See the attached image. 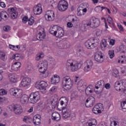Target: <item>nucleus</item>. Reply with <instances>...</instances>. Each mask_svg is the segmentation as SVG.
Returning a JSON list of instances; mask_svg holds the SVG:
<instances>
[{"label": "nucleus", "instance_id": "25", "mask_svg": "<svg viewBox=\"0 0 126 126\" xmlns=\"http://www.w3.org/2000/svg\"><path fill=\"white\" fill-rule=\"evenodd\" d=\"M52 109H56L59 107V100L58 99L52 98L50 101Z\"/></svg>", "mask_w": 126, "mask_h": 126}, {"label": "nucleus", "instance_id": "1", "mask_svg": "<svg viewBox=\"0 0 126 126\" xmlns=\"http://www.w3.org/2000/svg\"><path fill=\"white\" fill-rule=\"evenodd\" d=\"M66 65L70 66L72 71H77L81 68V66L83 65L82 62H77L76 61H72L71 60H68L66 63Z\"/></svg>", "mask_w": 126, "mask_h": 126}, {"label": "nucleus", "instance_id": "28", "mask_svg": "<svg viewBox=\"0 0 126 126\" xmlns=\"http://www.w3.org/2000/svg\"><path fill=\"white\" fill-rule=\"evenodd\" d=\"M9 79L10 82H12V83H15V82L17 81V77H16V75H15V74H9Z\"/></svg>", "mask_w": 126, "mask_h": 126}, {"label": "nucleus", "instance_id": "60", "mask_svg": "<svg viewBox=\"0 0 126 126\" xmlns=\"http://www.w3.org/2000/svg\"><path fill=\"white\" fill-rule=\"evenodd\" d=\"M50 91L51 92H57V87H53L50 90Z\"/></svg>", "mask_w": 126, "mask_h": 126}, {"label": "nucleus", "instance_id": "3", "mask_svg": "<svg viewBox=\"0 0 126 126\" xmlns=\"http://www.w3.org/2000/svg\"><path fill=\"white\" fill-rule=\"evenodd\" d=\"M40 94L38 92L32 93L31 94L29 99L32 104H36V102L40 100Z\"/></svg>", "mask_w": 126, "mask_h": 126}, {"label": "nucleus", "instance_id": "37", "mask_svg": "<svg viewBox=\"0 0 126 126\" xmlns=\"http://www.w3.org/2000/svg\"><path fill=\"white\" fill-rule=\"evenodd\" d=\"M13 67H17L18 68H20L21 67V63L20 62H16L14 64L11 66V68H13Z\"/></svg>", "mask_w": 126, "mask_h": 126}, {"label": "nucleus", "instance_id": "18", "mask_svg": "<svg viewBox=\"0 0 126 126\" xmlns=\"http://www.w3.org/2000/svg\"><path fill=\"white\" fill-rule=\"evenodd\" d=\"M41 6H42L41 4H38L33 8L34 14H35V15H39L42 13V8Z\"/></svg>", "mask_w": 126, "mask_h": 126}, {"label": "nucleus", "instance_id": "46", "mask_svg": "<svg viewBox=\"0 0 126 126\" xmlns=\"http://www.w3.org/2000/svg\"><path fill=\"white\" fill-rule=\"evenodd\" d=\"M119 82L121 86H124V87L126 88V80H120Z\"/></svg>", "mask_w": 126, "mask_h": 126}, {"label": "nucleus", "instance_id": "40", "mask_svg": "<svg viewBox=\"0 0 126 126\" xmlns=\"http://www.w3.org/2000/svg\"><path fill=\"white\" fill-rule=\"evenodd\" d=\"M7 13H6V11H3L1 12V20L3 19V18H7Z\"/></svg>", "mask_w": 126, "mask_h": 126}, {"label": "nucleus", "instance_id": "51", "mask_svg": "<svg viewBox=\"0 0 126 126\" xmlns=\"http://www.w3.org/2000/svg\"><path fill=\"white\" fill-rule=\"evenodd\" d=\"M101 10H103V9H104L105 10V11H107L108 13H109V14H110L111 13V11L110 10V9L106 7H104V6H102L101 7Z\"/></svg>", "mask_w": 126, "mask_h": 126}, {"label": "nucleus", "instance_id": "14", "mask_svg": "<svg viewBox=\"0 0 126 126\" xmlns=\"http://www.w3.org/2000/svg\"><path fill=\"white\" fill-rule=\"evenodd\" d=\"M94 104H95V98L93 96H90L86 101L85 106L87 108H89L90 107H93Z\"/></svg>", "mask_w": 126, "mask_h": 126}, {"label": "nucleus", "instance_id": "34", "mask_svg": "<svg viewBox=\"0 0 126 126\" xmlns=\"http://www.w3.org/2000/svg\"><path fill=\"white\" fill-rule=\"evenodd\" d=\"M100 46L102 51H104V50H105V48L107 47V40L106 39L102 40V42L100 43Z\"/></svg>", "mask_w": 126, "mask_h": 126}, {"label": "nucleus", "instance_id": "26", "mask_svg": "<svg viewBox=\"0 0 126 126\" xmlns=\"http://www.w3.org/2000/svg\"><path fill=\"white\" fill-rule=\"evenodd\" d=\"M85 90L86 91V95H90L92 93H93V91H94V87L92 85H89L88 87H86Z\"/></svg>", "mask_w": 126, "mask_h": 126}, {"label": "nucleus", "instance_id": "41", "mask_svg": "<svg viewBox=\"0 0 126 126\" xmlns=\"http://www.w3.org/2000/svg\"><path fill=\"white\" fill-rule=\"evenodd\" d=\"M115 51L113 50H109L108 51V55L110 59H113L115 57Z\"/></svg>", "mask_w": 126, "mask_h": 126}, {"label": "nucleus", "instance_id": "7", "mask_svg": "<svg viewBox=\"0 0 126 126\" xmlns=\"http://www.w3.org/2000/svg\"><path fill=\"white\" fill-rule=\"evenodd\" d=\"M13 109V111L16 115H20L22 113V107L19 104H15L12 106H9L10 111H11Z\"/></svg>", "mask_w": 126, "mask_h": 126}, {"label": "nucleus", "instance_id": "12", "mask_svg": "<svg viewBox=\"0 0 126 126\" xmlns=\"http://www.w3.org/2000/svg\"><path fill=\"white\" fill-rule=\"evenodd\" d=\"M62 115L63 118L64 119V120L67 119V118H69L70 115H71L70 109H69L65 106L62 107Z\"/></svg>", "mask_w": 126, "mask_h": 126}, {"label": "nucleus", "instance_id": "35", "mask_svg": "<svg viewBox=\"0 0 126 126\" xmlns=\"http://www.w3.org/2000/svg\"><path fill=\"white\" fill-rule=\"evenodd\" d=\"M43 58H44V54H43V53H38L35 57V60L40 61V60H41Z\"/></svg>", "mask_w": 126, "mask_h": 126}, {"label": "nucleus", "instance_id": "42", "mask_svg": "<svg viewBox=\"0 0 126 126\" xmlns=\"http://www.w3.org/2000/svg\"><path fill=\"white\" fill-rule=\"evenodd\" d=\"M26 70L28 72H31L33 70V66L31 64H28Z\"/></svg>", "mask_w": 126, "mask_h": 126}, {"label": "nucleus", "instance_id": "19", "mask_svg": "<svg viewBox=\"0 0 126 126\" xmlns=\"http://www.w3.org/2000/svg\"><path fill=\"white\" fill-rule=\"evenodd\" d=\"M30 83H31V79L28 77H25L22 79L21 84L23 87H26Z\"/></svg>", "mask_w": 126, "mask_h": 126}, {"label": "nucleus", "instance_id": "22", "mask_svg": "<svg viewBox=\"0 0 126 126\" xmlns=\"http://www.w3.org/2000/svg\"><path fill=\"white\" fill-rule=\"evenodd\" d=\"M87 12V8H83L82 6H79L77 8V15L78 16H82L84 15L85 13Z\"/></svg>", "mask_w": 126, "mask_h": 126}, {"label": "nucleus", "instance_id": "31", "mask_svg": "<svg viewBox=\"0 0 126 126\" xmlns=\"http://www.w3.org/2000/svg\"><path fill=\"white\" fill-rule=\"evenodd\" d=\"M57 28H58L57 26H54L50 30L49 32L50 34H52V35H53L56 37V35H57Z\"/></svg>", "mask_w": 126, "mask_h": 126}, {"label": "nucleus", "instance_id": "59", "mask_svg": "<svg viewBox=\"0 0 126 126\" xmlns=\"http://www.w3.org/2000/svg\"><path fill=\"white\" fill-rule=\"evenodd\" d=\"M122 126H126V119H123L121 122Z\"/></svg>", "mask_w": 126, "mask_h": 126}, {"label": "nucleus", "instance_id": "8", "mask_svg": "<svg viewBox=\"0 0 126 126\" xmlns=\"http://www.w3.org/2000/svg\"><path fill=\"white\" fill-rule=\"evenodd\" d=\"M55 12L53 10H48L45 15V18L47 21H53L55 20Z\"/></svg>", "mask_w": 126, "mask_h": 126}, {"label": "nucleus", "instance_id": "56", "mask_svg": "<svg viewBox=\"0 0 126 126\" xmlns=\"http://www.w3.org/2000/svg\"><path fill=\"white\" fill-rule=\"evenodd\" d=\"M15 61H18L19 60H20V55L19 54H15Z\"/></svg>", "mask_w": 126, "mask_h": 126}, {"label": "nucleus", "instance_id": "5", "mask_svg": "<svg viewBox=\"0 0 126 126\" xmlns=\"http://www.w3.org/2000/svg\"><path fill=\"white\" fill-rule=\"evenodd\" d=\"M68 7V3L64 0H61L58 4V8L60 11H65Z\"/></svg>", "mask_w": 126, "mask_h": 126}, {"label": "nucleus", "instance_id": "38", "mask_svg": "<svg viewBox=\"0 0 126 126\" xmlns=\"http://www.w3.org/2000/svg\"><path fill=\"white\" fill-rule=\"evenodd\" d=\"M0 59L2 60V61H3L4 62L6 61V59L7 58L6 57V55H5V53L4 52H1L0 53Z\"/></svg>", "mask_w": 126, "mask_h": 126}, {"label": "nucleus", "instance_id": "55", "mask_svg": "<svg viewBox=\"0 0 126 126\" xmlns=\"http://www.w3.org/2000/svg\"><path fill=\"white\" fill-rule=\"evenodd\" d=\"M78 95L77 94V92H74L72 94V96L73 98H76L78 97Z\"/></svg>", "mask_w": 126, "mask_h": 126}, {"label": "nucleus", "instance_id": "36", "mask_svg": "<svg viewBox=\"0 0 126 126\" xmlns=\"http://www.w3.org/2000/svg\"><path fill=\"white\" fill-rule=\"evenodd\" d=\"M28 24L29 25H33L35 20L34 19V17L33 16H31L30 17V18H29V19H28Z\"/></svg>", "mask_w": 126, "mask_h": 126}, {"label": "nucleus", "instance_id": "45", "mask_svg": "<svg viewBox=\"0 0 126 126\" xmlns=\"http://www.w3.org/2000/svg\"><path fill=\"white\" fill-rule=\"evenodd\" d=\"M67 102H68L67 98H65L61 101L60 104L61 106H63L64 104H65V106H66V105H67Z\"/></svg>", "mask_w": 126, "mask_h": 126}, {"label": "nucleus", "instance_id": "21", "mask_svg": "<svg viewBox=\"0 0 126 126\" xmlns=\"http://www.w3.org/2000/svg\"><path fill=\"white\" fill-rule=\"evenodd\" d=\"M41 115H36L33 117V123L35 126H39L41 124Z\"/></svg>", "mask_w": 126, "mask_h": 126}, {"label": "nucleus", "instance_id": "30", "mask_svg": "<svg viewBox=\"0 0 126 126\" xmlns=\"http://www.w3.org/2000/svg\"><path fill=\"white\" fill-rule=\"evenodd\" d=\"M123 86H121L119 81H117L115 83L114 88L117 91H121Z\"/></svg>", "mask_w": 126, "mask_h": 126}, {"label": "nucleus", "instance_id": "63", "mask_svg": "<svg viewBox=\"0 0 126 126\" xmlns=\"http://www.w3.org/2000/svg\"><path fill=\"white\" fill-rule=\"evenodd\" d=\"M0 6L1 7H2V8H4V7H5V3L4 2H0Z\"/></svg>", "mask_w": 126, "mask_h": 126}, {"label": "nucleus", "instance_id": "44", "mask_svg": "<svg viewBox=\"0 0 126 126\" xmlns=\"http://www.w3.org/2000/svg\"><path fill=\"white\" fill-rule=\"evenodd\" d=\"M8 11L10 12V14H11L12 13H15V12H16V8H14L13 7L8 8Z\"/></svg>", "mask_w": 126, "mask_h": 126}, {"label": "nucleus", "instance_id": "23", "mask_svg": "<svg viewBox=\"0 0 126 126\" xmlns=\"http://www.w3.org/2000/svg\"><path fill=\"white\" fill-rule=\"evenodd\" d=\"M64 34V32L62 28L58 27L56 30V37H58L59 38H61L63 37Z\"/></svg>", "mask_w": 126, "mask_h": 126}, {"label": "nucleus", "instance_id": "64", "mask_svg": "<svg viewBox=\"0 0 126 126\" xmlns=\"http://www.w3.org/2000/svg\"><path fill=\"white\" fill-rule=\"evenodd\" d=\"M121 72H122V73H123V74L126 73V67H122Z\"/></svg>", "mask_w": 126, "mask_h": 126}, {"label": "nucleus", "instance_id": "47", "mask_svg": "<svg viewBox=\"0 0 126 126\" xmlns=\"http://www.w3.org/2000/svg\"><path fill=\"white\" fill-rule=\"evenodd\" d=\"M95 11L96 12H100V11H102V7L101 6H97L94 8Z\"/></svg>", "mask_w": 126, "mask_h": 126}, {"label": "nucleus", "instance_id": "2", "mask_svg": "<svg viewBox=\"0 0 126 126\" xmlns=\"http://www.w3.org/2000/svg\"><path fill=\"white\" fill-rule=\"evenodd\" d=\"M63 87L65 90H69L71 89V87H72L73 82L69 76H67L63 78Z\"/></svg>", "mask_w": 126, "mask_h": 126}, {"label": "nucleus", "instance_id": "58", "mask_svg": "<svg viewBox=\"0 0 126 126\" xmlns=\"http://www.w3.org/2000/svg\"><path fill=\"white\" fill-rule=\"evenodd\" d=\"M46 3L48 4L51 5V6H53V4L52 3V0H45Z\"/></svg>", "mask_w": 126, "mask_h": 126}, {"label": "nucleus", "instance_id": "15", "mask_svg": "<svg viewBox=\"0 0 126 126\" xmlns=\"http://www.w3.org/2000/svg\"><path fill=\"white\" fill-rule=\"evenodd\" d=\"M102 109L103 105H102V104L98 103L95 105L93 108V112L94 114H95V115H98V114H101L102 113L101 110H102Z\"/></svg>", "mask_w": 126, "mask_h": 126}, {"label": "nucleus", "instance_id": "20", "mask_svg": "<svg viewBox=\"0 0 126 126\" xmlns=\"http://www.w3.org/2000/svg\"><path fill=\"white\" fill-rule=\"evenodd\" d=\"M51 119L53 121H55L56 122H59V121H61V114H60L59 112H54L52 114Z\"/></svg>", "mask_w": 126, "mask_h": 126}, {"label": "nucleus", "instance_id": "61", "mask_svg": "<svg viewBox=\"0 0 126 126\" xmlns=\"http://www.w3.org/2000/svg\"><path fill=\"white\" fill-rule=\"evenodd\" d=\"M67 26L68 28H71L73 26V25L72 23H71V22H68L67 24Z\"/></svg>", "mask_w": 126, "mask_h": 126}, {"label": "nucleus", "instance_id": "32", "mask_svg": "<svg viewBox=\"0 0 126 126\" xmlns=\"http://www.w3.org/2000/svg\"><path fill=\"white\" fill-rule=\"evenodd\" d=\"M88 126H97V120L93 119L90 122L87 123Z\"/></svg>", "mask_w": 126, "mask_h": 126}, {"label": "nucleus", "instance_id": "10", "mask_svg": "<svg viewBox=\"0 0 126 126\" xmlns=\"http://www.w3.org/2000/svg\"><path fill=\"white\" fill-rule=\"evenodd\" d=\"M92 66H93V62L91 60H87L85 63L84 72H89L91 70Z\"/></svg>", "mask_w": 126, "mask_h": 126}, {"label": "nucleus", "instance_id": "29", "mask_svg": "<svg viewBox=\"0 0 126 126\" xmlns=\"http://www.w3.org/2000/svg\"><path fill=\"white\" fill-rule=\"evenodd\" d=\"M20 98V102L22 104H25L28 100V95L26 94L22 95Z\"/></svg>", "mask_w": 126, "mask_h": 126}, {"label": "nucleus", "instance_id": "43", "mask_svg": "<svg viewBox=\"0 0 126 126\" xmlns=\"http://www.w3.org/2000/svg\"><path fill=\"white\" fill-rule=\"evenodd\" d=\"M17 90V89H16V88H11L9 90V93H10V95H12L13 96H15Z\"/></svg>", "mask_w": 126, "mask_h": 126}, {"label": "nucleus", "instance_id": "33", "mask_svg": "<svg viewBox=\"0 0 126 126\" xmlns=\"http://www.w3.org/2000/svg\"><path fill=\"white\" fill-rule=\"evenodd\" d=\"M23 94V93H22V90L20 89H17V90L16 91V94L14 96L17 98H20Z\"/></svg>", "mask_w": 126, "mask_h": 126}, {"label": "nucleus", "instance_id": "11", "mask_svg": "<svg viewBox=\"0 0 126 126\" xmlns=\"http://www.w3.org/2000/svg\"><path fill=\"white\" fill-rule=\"evenodd\" d=\"M91 28H97L100 25V20L96 18H93L90 21Z\"/></svg>", "mask_w": 126, "mask_h": 126}, {"label": "nucleus", "instance_id": "6", "mask_svg": "<svg viewBox=\"0 0 126 126\" xmlns=\"http://www.w3.org/2000/svg\"><path fill=\"white\" fill-rule=\"evenodd\" d=\"M96 89H100V91H95L96 94H101L104 88H105V82L103 80L98 81L95 86Z\"/></svg>", "mask_w": 126, "mask_h": 126}, {"label": "nucleus", "instance_id": "17", "mask_svg": "<svg viewBox=\"0 0 126 126\" xmlns=\"http://www.w3.org/2000/svg\"><path fill=\"white\" fill-rule=\"evenodd\" d=\"M48 86V83L45 81H41L39 84H35V88L39 90H46V87Z\"/></svg>", "mask_w": 126, "mask_h": 126}, {"label": "nucleus", "instance_id": "50", "mask_svg": "<svg viewBox=\"0 0 126 126\" xmlns=\"http://www.w3.org/2000/svg\"><path fill=\"white\" fill-rule=\"evenodd\" d=\"M112 74L113 76H115V77H117L119 75V71H118V70H114L112 72Z\"/></svg>", "mask_w": 126, "mask_h": 126}, {"label": "nucleus", "instance_id": "9", "mask_svg": "<svg viewBox=\"0 0 126 126\" xmlns=\"http://www.w3.org/2000/svg\"><path fill=\"white\" fill-rule=\"evenodd\" d=\"M85 46L87 49H94L96 47V43H95V39L91 38L88 40L85 43Z\"/></svg>", "mask_w": 126, "mask_h": 126}, {"label": "nucleus", "instance_id": "49", "mask_svg": "<svg viewBox=\"0 0 126 126\" xmlns=\"http://www.w3.org/2000/svg\"><path fill=\"white\" fill-rule=\"evenodd\" d=\"M7 94V91L3 89L0 90V95H6Z\"/></svg>", "mask_w": 126, "mask_h": 126}, {"label": "nucleus", "instance_id": "24", "mask_svg": "<svg viewBox=\"0 0 126 126\" xmlns=\"http://www.w3.org/2000/svg\"><path fill=\"white\" fill-rule=\"evenodd\" d=\"M60 82V76L58 75H54L51 78V83L52 84H57Z\"/></svg>", "mask_w": 126, "mask_h": 126}, {"label": "nucleus", "instance_id": "39", "mask_svg": "<svg viewBox=\"0 0 126 126\" xmlns=\"http://www.w3.org/2000/svg\"><path fill=\"white\" fill-rule=\"evenodd\" d=\"M32 121V119L28 116H25L23 119V122L27 123V124H29L31 121Z\"/></svg>", "mask_w": 126, "mask_h": 126}, {"label": "nucleus", "instance_id": "27", "mask_svg": "<svg viewBox=\"0 0 126 126\" xmlns=\"http://www.w3.org/2000/svg\"><path fill=\"white\" fill-rule=\"evenodd\" d=\"M45 37H46V33H45L44 31H42V32H39L36 35V38L39 41H42L43 39H45Z\"/></svg>", "mask_w": 126, "mask_h": 126}, {"label": "nucleus", "instance_id": "62", "mask_svg": "<svg viewBox=\"0 0 126 126\" xmlns=\"http://www.w3.org/2000/svg\"><path fill=\"white\" fill-rule=\"evenodd\" d=\"M121 91L122 92H123L124 94H126V87L122 86V90Z\"/></svg>", "mask_w": 126, "mask_h": 126}, {"label": "nucleus", "instance_id": "53", "mask_svg": "<svg viewBox=\"0 0 126 126\" xmlns=\"http://www.w3.org/2000/svg\"><path fill=\"white\" fill-rule=\"evenodd\" d=\"M115 43H116V40L111 39L109 42V44L111 46H114V45H115Z\"/></svg>", "mask_w": 126, "mask_h": 126}, {"label": "nucleus", "instance_id": "16", "mask_svg": "<svg viewBox=\"0 0 126 126\" xmlns=\"http://www.w3.org/2000/svg\"><path fill=\"white\" fill-rule=\"evenodd\" d=\"M77 89L79 91H84L86 89V83L81 80L77 84Z\"/></svg>", "mask_w": 126, "mask_h": 126}, {"label": "nucleus", "instance_id": "57", "mask_svg": "<svg viewBox=\"0 0 126 126\" xmlns=\"http://www.w3.org/2000/svg\"><path fill=\"white\" fill-rule=\"evenodd\" d=\"M119 124V122L116 121H114L113 122H112L111 123V126H118V124Z\"/></svg>", "mask_w": 126, "mask_h": 126}, {"label": "nucleus", "instance_id": "13", "mask_svg": "<svg viewBox=\"0 0 126 126\" xmlns=\"http://www.w3.org/2000/svg\"><path fill=\"white\" fill-rule=\"evenodd\" d=\"M103 56H104V54H102V52L100 51H97L94 56L95 61L97 63H103L104 62Z\"/></svg>", "mask_w": 126, "mask_h": 126}, {"label": "nucleus", "instance_id": "48", "mask_svg": "<svg viewBox=\"0 0 126 126\" xmlns=\"http://www.w3.org/2000/svg\"><path fill=\"white\" fill-rule=\"evenodd\" d=\"M18 15V13L17 12L15 13H12V14H11V16L13 19H15V18H17Z\"/></svg>", "mask_w": 126, "mask_h": 126}, {"label": "nucleus", "instance_id": "54", "mask_svg": "<svg viewBox=\"0 0 126 126\" xmlns=\"http://www.w3.org/2000/svg\"><path fill=\"white\" fill-rule=\"evenodd\" d=\"M22 21L24 23H26L27 21H28V17L27 16H25L22 19Z\"/></svg>", "mask_w": 126, "mask_h": 126}, {"label": "nucleus", "instance_id": "4", "mask_svg": "<svg viewBox=\"0 0 126 126\" xmlns=\"http://www.w3.org/2000/svg\"><path fill=\"white\" fill-rule=\"evenodd\" d=\"M40 66L39 69V72L42 73V74H45L44 75V77H47L48 75H49V73L46 71L48 69V62L44 61L40 63Z\"/></svg>", "mask_w": 126, "mask_h": 126}, {"label": "nucleus", "instance_id": "52", "mask_svg": "<svg viewBox=\"0 0 126 126\" xmlns=\"http://www.w3.org/2000/svg\"><path fill=\"white\" fill-rule=\"evenodd\" d=\"M4 31H5L6 32H7L9 31V30L10 29V26H4L3 28Z\"/></svg>", "mask_w": 126, "mask_h": 126}]
</instances>
